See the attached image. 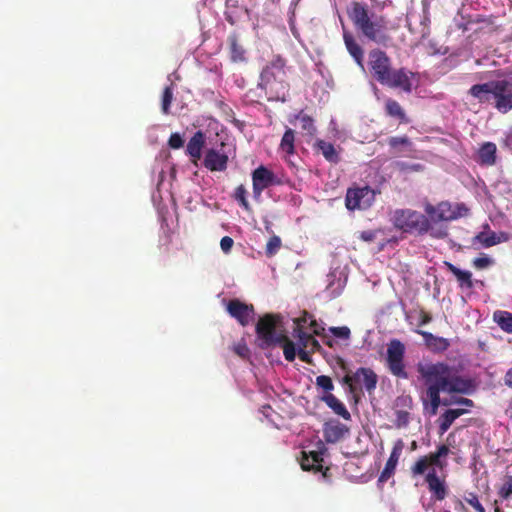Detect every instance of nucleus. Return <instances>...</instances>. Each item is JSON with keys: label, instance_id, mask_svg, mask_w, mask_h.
<instances>
[{"label": "nucleus", "instance_id": "nucleus-1", "mask_svg": "<svg viewBox=\"0 0 512 512\" xmlns=\"http://www.w3.org/2000/svg\"><path fill=\"white\" fill-rule=\"evenodd\" d=\"M416 370L426 386L421 400L424 409L428 410L430 415H435L441 405L448 406L452 403L447 399L441 400V392L469 395L476 388L475 381L472 378L462 375L457 366L446 362L434 363L429 360H422L417 363ZM453 403L467 407L474 405L473 401L468 398H458Z\"/></svg>", "mask_w": 512, "mask_h": 512}, {"label": "nucleus", "instance_id": "nucleus-2", "mask_svg": "<svg viewBox=\"0 0 512 512\" xmlns=\"http://www.w3.org/2000/svg\"><path fill=\"white\" fill-rule=\"evenodd\" d=\"M449 453V447L445 444H441L437 447L436 451L419 457L410 468L413 476L423 475L428 471L425 476V481L428 485L429 491L438 501H442L446 498L448 488L445 479L440 478L437 475L435 468L443 470L447 467V456Z\"/></svg>", "mask_w": 512, "mask_h": 512}, {"label": "nucleus", "instance_id": "nucleus-3", "mask_svg": "<svg viewBox=\"0 0 512 512\" xmlns=\"http://www.w3.org/2000/svg\"><path fill=\"white\" fill-rule=\"evenodd\" d=\"M347 15L354 27L368 40L384 46L391 40L386 32V18L371 13L367 4L353 1L347 8Z\"/></svg>", "mask_w": 512, "mask_h": 512}, {"label": "nucleus", "instance_id": "nucleus-4", "mask_svg": "<svg viewBox=\"0 0 512 512\" xmlns=\"http://www.w3.org/2000/svg\"><path fill=\"white\" fill-rule=\"evenodd\" d=\"M469 94L480 103H490L493 99L494 107L500 113L506 114L512 110V79L475 84L469 89Z\"/></svg>", "mask_w": 512, "mask_h": 512}, {"label": "nucleus", "instance_id": "nucleus-5", "mask_svg": "<svg viewBox=\"0 0 512 512\" xmlns=\"http://www.w3.org/2000/svg\"><path fill=\"white\" fill-rule=\"evenodd\" d=\"M286 61L280 55H276L262 69L259 86L274 94L270 99L285 102L288 96L289 84L286 81Z\"/></svg>", "mask_w": 512, "mask_h": 512}, {"label": "nucleus", "instance_id": "nucleus-6", "mask_svg": "<svg viewBox=\"0 0 512 512\" xmlns=\"http://www.w3.org/2000/svg\"><path fill=\"white\" fill-rule=\"evenodd\" d=\"M393 224L407 233L426 234L431 229L429 218L415 210L397 209L393 214Z\"/></svg>", "mask_w": 512, "mask_h": 512}, {"label": "nucleus", "instance_id": "nucleus-7", "mask_svg": "<svg viewBox=\"0 0 512 512\" xmlns=\"http://www.w3.org/2000/svg\"><path fill=\"white\" fill-rule=\"evenodd\" d=\"M406 346L399 339L393 338L387 343L385 366L389 373L398 379H408L405 361Z\"/></svg>", "mask_w": 512, "mask_h": 512}, {"label": "nucleus", "instance_id": "nucleus-8", "mask_svg": "<svg viewBox=\"0 0 512 512\" xmlns=\"http://www.w3.org/2000/svg\"><path fill=\"white\" fill-rule=\"evenodd\" d=\"M280 320V316L273 314H266L258 320L256 333L262 341V348L277 345L285 339L284 333L277 332V325Z\"/></svg>", "mask_w": 512, "mask_h": 512}, {"label": "nucleus", "instance_id": "nucleus-9", "mask_svg": "<svg viewBox=\"0 0 512 512\" xmlns=\"http://www.w3.org/2000/svg\"><path fill=\"white\" fill-rule=\"evenodd\" d=\"M425 212L434 222L452 221L466 216L469 209L464 203H458L453 206L448 201H442L436 206L428 203L425 205Z\"/></svg>", "mask_w": 512, "mask_h": 512}, {"label": "nucleus", "instance_id": "nucleus-10", "mask_svg": "<svg viewBox=\"0 0 512 512\" xmlns=\"http://www.w3.org/2000/svg\"><path fill=\"white\" fill-rule=\"evenodd\" d=\"M416 73L401 67L399 69H393L389 75L381 83L392 89H399L404 93L410 94L414 88L416 82Z\"/></svg>", "mask_w": 512, "mask_h": 512}, {"label": "nucleus", "instance_id": "nucleus-11", "mask_svg": "<svg viewBox=\"0 0 512 512\" xmlns=\"http://www.w3.org/2000/svg\"><path fill=\"white\" fill-rule=\"evenodd\" d=\"M374 201V192L369 187L349 188L345 197L346 208L350 211L365 210Z\"/></svg>", "mask_w": 512, "mask_h": 512}, {"label": "nucleus", "instance_id": "nucleus-12", "mask_svg": "<svg viewBox=\"0 0 512 512\" xmlns=\"http://www.w3.org/2000/svg\"><path fill=\"white\" fill-rule=\"evenodd\" d=\"M369 66L373 77L381 84L392 70L391 59L386 52L373 49L369 52Z\"/></svg>", "mask_w": 512, "mask_h": 512}, {"label": "nucleus", "instance_id": "nucleus-13", "mask_svg": "<svg viewBox=\"0 0 512 512\" xmlns=\"http://www.w3.org/2000/svg\"><path fill=\"white\" fill-rule=\"evenodd\" d=\"M280 181L277 176L267 167L261 165L252 172L253 197L258 200L262 192Z\"/></svg>", "mask_w": 512, "mask_h": 512}, {"label": "nucleus", "instance_id": "nucleus-14", "mask_svg": "<svg viewBox=\"0 0 512 512\" xmlns=\"http://www.w3.org/2000/svg\"><path fill=\"white\" fill-rule=\"evenodd\" d=\"M227 312L242 326H246L252 320L255 311L251 304H246L239 299H232L227 303Z\"/></svg>", "mask_w": 512, "mask_h": 512}, {"label": "nucleus", "instance_id": "nucleus-15", "mask_svg": "<svg viewBox=\"0 0 512 512\" xmlns=\"http://www.w3.org/2000/svg\"><path fill=\"white\" fill-rule=\"evenodd\" d=\"M228 164V156L215 149H209L203 161V165L210 171H225Z\"/></svg>", "mask_w": 512, "mask_h": 512}, {"label": "nucleus", "instance_id": "nucleus-16", "mask_svg": "<svg viewBox=\"0 0 512 512\" xmlns=\"http://www.w3.org/2000/svg\"><path fill=\"white\" fill-rule=\"evenodd\" d=\"M497 160V146L493 142H484L477 151L476 161L482 166H493Z\"/></svg>", "mask_w": 512, "mask_h": 512}, {"label": "nucleus", "instance_id": "nucleus-17", "mask_svg": "<svg viewBox=\"0 0 512 512\" xmlns=\"http://www.w3.org/2000/svg\"><path fill=\"white\" fill-rule=\"evenodd\" d=\"M402 448V441L399 440L393 447L391 454L385 464V467L379 476L380 482H386L394 474Z\"/></svg>", "mask_w": 512, "mask_h": 512}, {"label": "nucleus", "instance_id": "nucleus-18", "mask_svg": "<svg viewBox=\"0 0 512 512\" xmlns=\"http://www.w3.org/2000/svg\"><path fill=\"white\" fill-rule=\"evenodd\" d=\"M205 145V135L202 131H197L189 140L186 152L191 157L192 162L197 165L201 159L202 149Z\"/></svg>", "mask_w": 512, "mask_h": 512}, {"label": "nucleus", "instance_id": "nucleus-19", "mask_svg": "<svg viewBox=\"0 0 512 512\" xmlns=\"http://www.w3.org/2000/svg\"><path fill=\"white\" fill-rule=\"evenodd\" d=\"M323 457L321 452L310 451V452H302V457L300 460L301 468L304 471H313L319 472L323 469Z\"/></svg>", "mask_w": 512, "mask_h": 512}, {"label": "nucleus", "instance_id": "nucleus-20", "mask_svg": "<svg viewBox=\"0 0 512 512\" xmlns=\"http://www.w3.org/2000/svg\"><path fill=\"white\" fill-rule=\"evenodd\" d=\"M343 40L349 54L353 57L355 62L363 67L364 52L362 47L356 42L354 36L343 28Z\"/></svg>", "mask_w": 512, "mask_h": 512}, {"label": "nucleus", "instance_id": "nucleus-21", "mask_svg": "<svg viewBox=\"0 0 512 512\" xmlns=\"http://www.w3.org/2000/svg\"><path fill=\"white\" fill-rule=\"evenodd\" d=\"M347 432V427L339 422L326 423L323 428V436L327 443L340 441Z\"/></svg>", "mask_w": 512, "mask_h": 512}, {"label": "nucleus", "instance_id": "nucleus-22", "mask_svg": "<svg viewBox=\"0 0 512 512\" xmlns=\"http://www.w3.org/2000/svg\"><path fill=\"white\" fill-rule=\"evenodd\" d=\"M416 332L423 337L425 344L433 351L443 352L450 346V343L446 338L435 336L432 333L423 330H417Z\"/></svg>", "mask_w": 512, "mask_h": 512}, {"label": "nucleus", "instance_id": "nucleus-23", "mask_svg": "<svg viewBox=\"0 0 512 512\" xmlns=\"http://www.w3.org/2000/svg\"><path fill=\"white\" fill-rule=\"evenodd\" d=\"M323 401L335 414L341 416L345 420L351 419V414L345 407V405L332 393H326L321 398Z\"/></svg>", "mask_w": 512, "mask_h": 512}, {"label": "nucleus", "instance_id": "nucleus-24", "mask_svg": "<svg viewBox=\"0 0 512 512\" xmlns=\"http://www.w3.org/2000/svg\"><path fill=\"white\" fill-rule=\"evenodd\" d=\"M229 45L230 59L232 62H244L246 61L245 57V49L239 43L238 35L236 33H231L227 39Z\"/></svg>", "mask_w": 512, "mask_h": 512}, {"label": "nucleus", "instance_id": "nucleus-25", "mask_svg": "<svg viewBox=\"0 0 512 512\" xmlns=\"http://www.w3.org/2000/svg\"><path fill=\"white\" fill-rule=\"evenodd\" d=\"M384 110L387 116L398 119L400 123L407 124L410 122L403 107L392 98L385 101Z\"/></svg>", "mask_w": 512, "mask_h": 512}, {"label": "nucleus", "instance_id": "nucleus-26", "mask_svg": "<svg viewBox=\"0 0 512 512\" xmlns=\"http://www.w3.org/2000/svg\"><path fill=\"white\" fill-rule=\"evenodd\" d=\"M445 265L447 266L448 270L457 278L460 287H465L467 289H472L474 287L472 273L470 271L461 270L449 262H445Z\"/></svg>", "mask_w": 512, "mask_h": 512}, {"label": "nucleus", "instance_id": "nucleus-27", "mask_svg": "<svg viewBox=\"0 0 512 512\" xmlns=\"http://www.w3.org/2000/svg\"><path fill=\"white\" fill-rule=\"evenodd\" d=\"M315 147L328 162L337 164L340 161L339 153L332 143L325 140H318Z\"/></svg>", "mask_w": 512, "mask_h": 512}, {"label": "nucleus", "instance_id": "nucleus-28", "mask_svg": "<svg viewBox=\"0 0 512 512\" xmlns=\"http://www.w3.org/2000/svg\"><path fill=\"white\" fill-rule=\"evenodd\" d=\"M466 412L464 409H448L439 417V428L442 433L446 432L453 422Z\"/></svg>", "mask_w": 512, "mask_h": 512}, {"label": "nucleus", "instance_id": "nucleus-29", "mask_svg": "<svg viewBox=\"0 0 512 512\" xmlns=\"http://www.w3.org/2000/svg\"><path fill=\"white\" fill-rule=\"evenodd\" d=\"M358 374L363 375L361 384L369 393L376 389L378 376L371 368L360 367Z\"/></svg>", "mask_w": 512, "mask_h": 512}, {"label": "nucleus", "instance_id": "nucleus-30", "mask_svg": "<svg viewBox=\"0 0 512 512\" xmlns=\"http://www.w3.org/2000/svg\"><path fill=\"white\" fill-rule=\"evenodd\" d=\"M300 122V127L303 131H305L309 135H313L316 131V128L314 126V120L309 115L303 113V111L299 112L297 115L294 116V120L290 119V123H294V121Z\"/></svg>", "mask_w": 512, "mask_h": 512}, {"label": "nucleus", "instance_id": "nucleus-31", "mask_svg": "<svg viewBox=\"0 0 512 512\" xmlns=\"http://www.w3.org/2000/svg\"><path fill=\"white\" fill-rule=\"evenodd\" d=\"M295 132L293 129L288 128L282 136L280 142V148L288 155H292L295 153Z\"/></svg>", "mask_w": 512, "mask_h": 512}, {"label": "nucleus", "instance_id": "nucleus-32", "mask_svg": "<svg viewBox=\"0 0 512 512\" xmlns=\"http://www.w3.org/2000/svg\"><path fill=\"white\" fill-rule=\"evenodd\" d=\"M494 320L503 331L512 333V313L507 311H497L494 313Z\"/></svg>", "mask_w": 512, "mask_h": 512}, {"label": "nucleus", "instance_id": "nucleus-33", "mask_svg": "<svg viewBox=\"0 0 512 512\" xmlns=\"http://www.w3.org/2000/svg\"><path fill=\"white\" fill-rule=\"evenodd\" d=\"M474 241H478L482 246L488 248L500 243V238L495 232H480L474 237Z\"/></svg>", "mask_w": 512, "mask_h": 512}, {"label": "nucleus", "instance_id": "nucleus-34", "mask_svg": "<svg viewBox=\"0 0 512 512\" xmlns=\"http://www.w3.org/2000/svg\"><path fill=\"white\" fill-rule=\"evenodd\" d=\"M362 377H363V375L358 374V369H357L353 375H349V374L345 375L343 377L342 381L344 384H346L348 386L349 392L352 394H355L359 390V385L362 382Z\"/></svg>", "mask_w": 512, "mask_h": 512}, {"label": "nucleus", "instance_id": "nucleus-35", "mask_svg": "<svg viewBox=\"0 0 512 512\" xmlns=\"http://www.w3.org/2000/svg\"><path fill=\"white\" fill-rule=\"evenodd\" d=\"M277 345H281L283 348V354L287 361L292 362L296 357V348L293 341H291L286 335L285 339Z\"/></svg>", "mask_w": 512, "mask_h": 512}, {"label": "nucleus", "instance_id": "nucleus-36", "mask_svg": "<svg viewBox=\"0 0 512 512\" xmlns=\"http://www.w3.org/2000/svg\"><path fill=\"white\" fill-rule=\"evenodd\" d=\"M173 100V84L166 86L163 90L161 100V110L163 114L167 115L170 113V106Z\"/></svg>", "mask_w": 512, "mask_h": 512}, {"label": "nucleus", "instance_id": "nucleus-37", "mask_svg": "<svg viewBox=\"0 0 512 512\" xmlns=\"http://www.w3.org/2000/svg\"><path fill=\"white\" fill-rule=\"evenodd\" d=\"M234 198L245 210H250V204L247 200V190L243 184L237 186L234 191Z\"/></svg>", "mask_w": 512, "mask_h": 512}, {"label": "nucleus", "instance_id": "nucleus-38", "mask_svg": "<svg viewBox=\"0 0 512 512\" xmlns=\"http://www.w3.org/2000/svg\"><path fill=\"white\" fill-rule=\"evenodd\" d=\"M281 245H282V242H281L280 237L273 235L272 237L269 238V240L266 244L265 254L268 257L274 256L280 250Z\"/></svg>", "mask_w": 512, "mask_h": 512}, {"label": "nucleus", "instance_id": "nucleus-39", "mask_svg": "<svg viewBox=\"0 0 512 512\" xmlns=\"http://www.w3.org/2000/svg\"><path fill=\"white\" fill-rule=\"evenodd\" d=\"M498 496L503 500H508L512 496V475H506L504 483L498 489Z\"/></svg>", "mask_w": 512, "mask_h": 512}, {"label": "nucleus", "instance_id": "nucleus-40", "mask_svg": "<svg viewBox=\"0 0 512 512\" xmlns=\"http://www.w3.org/2000/svg\"><path fill=\"white\" fill-rule=\"evenodd\" d=\"M387 142L392 149H398L399 147H410L412 145L411 140L407 136H393L390 137Z\"/></svg>", "mask_w": 512, "mask_h": 512}, {"label": "nucleus", "instance_id": "nucleus-41", "mask_svg": "<svg viewBox=\"0 0 512 512\" xmlns=\"http://www.w3.org/2000/svg\"><path fill=\"white\" fill-rule=\"evenodd\" d=\"M396 167L402 172H421L424 170V165L420 163H407L403 161L396 162Z\"/></svg>", "mask_w": 512, "mask_h": 512}, {"label": "nucleus", "instance_id": "nucleus-42", "mask_svg": "<svg viewBox=\"0 0 512 512\" xmlns=\"http://www.w3.org/2000/svg\"><path fill=\"white\" fill-rule=\"evenodd\" d=\"M299 347H302L305 349L310 348L311 352H316L321 349V345L319 344V342L310 334H307L304 337V340H302L299 343Z\"/></svg>", "mask_w": 512, "mask_h": 512}, {"label": "nucleus", "instance_id": "nucleus-43", "mask_svg": "<svg viewBox=\"0 0 512 512\" xmlns=\"http://www.w3.org/2000/svg\"><path fill=\"white\" fill-rule=\"evenodd\" d=\"M464 500L471 505L477 512H486L483 505L480 503L478 496L473 492H468Z\"/></svg>", "mask_w": 512, "mask_h": 512}, {"label": "nucleus", "instance_id": "nucleus-44", "mask_svg": "<svg viewBox=\"0 0 512 512\" xmlns=\"http://www.w3.org/2000/svg\"><path fill=\"white\" fill-rule=\"evenodd\" d=\"M316 385L327 393H330L334 389V384L332 379L326 375H320L316 378Z\"/></svg>", "mask_w": 512, "mask_h": 512}, {"label": "nucleus", "instance_id": "nucleus-45", "mask_svg": "<svg viewBox=\"0 0 512 512\" xmlns=\"http://www.w3.org/2000/svg\"><path fill=\"white\" fill-rule=\"evenodd\" d=\"M494 264V260L487 255H483L481 257H477L473 260V266L478 269H485Z\"/></svg>", "mask_w": 512, "mask_h": 512}, {"label": "nucleus", "instance_id": "nucleus-46", "mask_svg": "<svg viewBox=\"0 0 512 512\" xmlns=\"http://www.w3.org/2000/svg\"><path fill=\"white\" fill-rule=\"evenodd\" d=\"M242 12H244V10L225 9V19L229 24L235 25L240 19Z\"/></svg>", "mask_w": 512, "mask_h": 512}, {"label": "nucleus", "instance_id": "nucleus-47", "mask_svg": "<svg viewBox=\"0 0 512 512\" xmlns=\"http://www.w3.org/2000/svg\"><path fill=\"white\" fill-rule=\"evenodd\" d=\"M329 331L338 338L348 339L350 337V329L347 326L330 327Z\"/></svg>", "mask_w": 512, "mask_h": 512}, {"label": "nucleus", "instance_id": "nucleus-48", "mask_svg": "<svg viewBox=\"0 0 512 512\" xmlns=\"http://www.w3.org/2000/svg\"><path fill=\"white\" fill-rule=\"evenodd\" d=\"M183 144H184V141L178 133L171 134V136L168 140V145L170 148L179 149L183 146Z\"/></svg>", "mask_w": 512, "mask_h": 512}, {"label": "nucleus", "instance_id": "nucleus-49", "mask_svg": "<svg viewBox=\"0 0 512 512\" xmlns=\"http://www.w3.org/2000/svg\"><path fill=\"white\" fill-rule=\"evenodd\" d=\"M234 240L229 236H224L220 241V247L224 253H229L233 247Z\"/></svg>", "mask_w": 512, "mask_h": 512}, {"label": "nucleus", "instance_id": "nucleus-50", "mask_svg": "<svg viewBox=\"0 0 512 512\" xmlns=\"http://www.w3.org/2000/svg\"><path fill=\"white\" fill-rule=\"evenodd\" d=\"M225 9L244 10V13L249 14V10L247 8L240 6L239 0H226Z\"/></svg>", "mask_w": 512, "mask_h": 512}, {"label": "nucleus", "instance_id": "nucleus-51", "mask_svg": "<svg viewBox=\"0 0 512 512\" xmlns=\"http://www.w3.org/2000/svg\"><path fill=\"white\" fill-rule=\"evenodd\" d=\"M308 333L304 331L303 327L302 326H298V325H295L294 327V330H293V337L297 339L298 341V344L304 340V337L307 335Z\"/></svg>", "mask_w": 512, "mask_h": 512}, {"label": "nucleus", "instance_id": "nucleus-52", "mask_svg": "<svg viewBox=\"0 0 512 512\" xmlns=\"http://www.w3.org/2000/svg\"><path fill=\"white\" fill-rule=\"evenodd\" d=\"M419 317H420L419 326L426 325V324H428L429 322L432 321L431 315L428 312L424 311V310L420 311Z\"/></svg>", "mask_w": 512, "mask_h": 512}, {"label": "nucleus", "instance_id": "nucleus-53", "mask_svg": "<svg viewBox=\"0 0 512 512\" xmlns=\"http://www.w3.org/2000/svg\"><path fill=\"white\" fill-rule=\"evenodd\" d=\"M309 326L313 330V333L315 335H321L322 332L324 331V328L321 327L313 317L310 320Z\"/></svg>", "mask_w": 512, "mask_h": 512}, {"label": "nucleus", "instance_id": "nucleus-54", "mask_svg": "<svg viewBox=\"0 0 512 512\" xmlns=\"http://www.w3.org/2000/svg\"><path fill=\"white\" fill-rule=\"evenodd\" d=\"M298 356H299V359L305 363L311 362L310 354L308 351H306L305 348L299 347Z\"/></svg>", "mask_w": 512, "mask_h": 512}, {"label": "nucleus", "instance_id": "nucleus-55", "mask_svg": "<svg viewBox=\"0 0 512 512\" xmlns=\"http://www.w3.org/2000/svg\"><path fill=\"white\" fill-rule=\"evenodd\" d=\"M308 319L311 320L312 316L308 312L304 311L301 317L294 320V323L295 325L303 327V325L307 323Z\"/></svg>", "mask_w": 512, "mask_h": 512}, {"label": "nucleus", "instance_id": "nucleus-56", "mask_svg": "<svg viewBox=\"0 0 512 512\" xmlns=\"http://www.w3.org/2000/svg\"><path fill=\"white\" fill-rule=\"evenodd\" d=\"M376 237L375 232L373 231H363L360 234V238L366 242H372Z\"/></svg>", "mask_w": 512, "mask_h": 512}, {"label": "nucleus", "instance_id": "nucleus-57", "mask_svg": "<svg viewBox=\"0 0 512 512\" xmlns=\"http://www.w3.org/2000/svg\"><path fill=\"white\" fill-rule=\"evenodd\" d=\"M234 351L236 354L243 357L248 353V348L245 344H238L234 347Z\"/></svg>", "mask_w": 512, "mask_h": 512}, {"label": "nucleus", "instance_id": "nucleus-58", "mask_svg": "<svg viewBox=\"0 0 512 512\" xmlns=\"http://www.w3.org/2000/svg\"><path fill=\"white\" fill-rule=\"evenodd\" d=\"M504 384L512 389V367L508 369L504 375Z\"/></svg>", "mask_w": 512, "mask_h": 512}, {"label": "nucleus", "instance_id": "nucleus-59", "mask_svg": "<svg viewBox=\"0 0 512 512\" xmlns=\"http://www.w3.org/2000/svg\"><path fill=\"white\" fill-rule=\"evenodd\" d=\"M407 418H408V412H405V411H399L398 412V419L399 420H403L406 423L407 422Z\"/></svg>", "mask_w": 512, "mask_h": 512}, {"label": "nucleus", "instance_id": "nucleus-60", "mask_svg": "<svg viewBox=\"0 0 512 512\" xmlns=\"http://www.w3.org/2000/svg\"><path fill=\"white\" fill-rule=\"evenodd\" d=\"M446 232H442L440 234H434V233H431L432 236H436V237H443V236H446Z\"/></svg>", "mask_w": 512, "mask_h": 512}, {"label": "nucleus", "instance_id": "nucleus-61", "mask_svg": "<svg viewBox=\"0 0 512 512\" xmlns=\"http://www.w3.org/2000/svg\"><path fill=\"white\" fill-rule=\"evenodd\" d=\"M273 4L277 5L280 3L281 0H270Z\"/></svg>", "mask_w": 512, "mask_h": 512}, {"label": "nucleus", "instance_id": "nucleus-62", "mask_svg": "<svg viewBox=\"0 0 512 512\" xmlns=\"http://www.w3.org/2000/svg\"><path fill=\"white\" fill-rule=\"evenodd\" d=\"M329 468H326L325 471H323V476L324 477H327V472H328Z\"/></svg>", "mask_w": 512, "mask_h": 512}, {"label": "nucleus", "instance_id": "nucleus-63", "mask_svg": "<svg viewBox=\"0 0 512 512\" xmlns=\"http://www.w3.org/2000/svg\"><path fill=\"white\" fill-rule=\"evenodd\" d=\"M327 345H329L330 347H332V343H331V341H327Z\"/></svg>", "mask_w": 512, "mask_h": 512}, {"label": "nucleus", "instance_id": "nucleus-64", "mask_svg": "<svg viewBox=\"0 0 512 512\" xmlns=\"http://www.w3.org/2000/svg\"><path fill=\"white\" fill-rule=\"evenodd\" d=\"M444 512H450L449 510H445Z\"/></svg>", "mask_w": 512, "mask_h": 512}]
</instances>
